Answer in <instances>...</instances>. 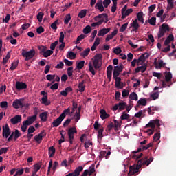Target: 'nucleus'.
Masks as SVG:
<instances>
[{"mask_svg":"<svg viewBox=\"0 0 176 176\" xmlns=\"http://www.w3.org/2000/svg\"><path fill=\"white\" fill-rule=\"evenodd\" d=\"M9 58H10V52H8L6 56L3 58V63L6 64V63H8V60H9Z\"/></svg>","mask_w":176,"mask_h":176,"instance_id":"obj_64","label":"nucleus"},{"mask_svg":"<svg viewBox=\"0 0 176 176\" xmlns=\"http://www.w3.org/2000/svg\"><path fill=\"white\" fill-rule=\"evenodd\" d=\"M172 41H174V35L169 34L164 41L165 46H168Z\"/></svg>","mask_w":176,"mask_h":176,"instance_id":"obj_25","label":"nucleus"},{"mask_svg":"<svg viewBox=\"0 0 176 176\" xmlns=\"http://www.w3.org/2000/svg\"><path fill=\"white\" fill-rule=\"evenodd\" d=\"M122 16L121 19H126L127 16H129L130 14L133 13V8H129L127 10V6H124L121 10Z\"/></svg>","mask_w":176,"mask_h":176,"instance_id":"obj_5","label":"nucleus"},{"mask_svg":"<svg viewBox=\"0 0 176 176\" xmlns=\"http://www.w3.org/2000/svg\"><path fill=\"white\" fill-rule=\"evenodd\" d=\"M66 57L70 60H75V58H76V54L74 53L72 51H70L68 52Z\"/></svg>","mask_w":176,"mask_h":176,"instance_id":"obj_32","label":"nucleus"},{"mask_svg":"<svg viewBox=\"0 0 176 176\" xmlns=\"http://www.w3.org/2000/svg\"><path fill=\"white\" fill-rule=\"evenodd\" d=\"M21 54L23 57H25V61H28L31 60V58L35 56L36 52H35V50H31L30 51H28V52L24 51L21 53Z\"/></svg>","mask_w":176,"mask_h":176,"instance_id":"obj_4","label":"nucleus"},{"mask_svg":"<svg viewBox=\"0 0 176 176\" xmlns=\"http://www.w3.org/2000/svg\"><path fill=\"white\" fill-rule=\"evenodd\" d=\"M41 101L44 105H50V101L47 100V95L43 96Z\"/></svg>","mask_w":176,"mask_h":176,"instance_id":"obj_35","label":"nucleus"},{"mask_svg":"<svg viewBox=\"0 0 176 176\" xmlns=\"http://www.w3.org/2000/svg\"><path fill=\"white\" fill-rule=\"evenodd\" d=\"M100 118H101L102 120H105V119H108V118H109V116H111V115L108 114L107 113V111H105L104 109H101L100 111Z\"/></svg>","mask_w":176,"mask_h":176,"instance_id":"obj_20","label":"nucleus"},{"mask_svg":"<svg viewBox=\"0 0 176 176\" xmlns=\"http://www.w3.org/2000/svg\"><path fill=\"white\" fill-rule=\"evenodd\" d=\"M72 19V16H71V14H67L65 16V21L64 24L67 25L69 21H71V19Z\"/></svg>","mask_w":176,"mask_h":176,"instance_id":"obj_45","label":"nucleus"},{"mask_svg":"<svg viewBox=\"0 0 176 176\" xmlns=\"http://www.w3.org/2000/svg\"><path fill=\"white\" fill-rule=\"evenodd\" d=\"M86 38V35L85 34H80L77 37L76 41L75 43L76 45H79L80 43V41H83Z\"/></svg>","mask_w":176,"mask_h":176,"instance_id":"obj_39","label":"nucleus"},{"mask_svg":"<svg viewBox=\"0 0 176 176\" xmlns=\"http://www.w3.org/2000/svg\"><path fill=\"white\" fill-rule=\"evenodd\" d=\"M83 32L85 34H90L91 32V27L90 25H87L84 29H83Z\"/></svg>","mask_w":176,"mask_h":176,"instance_id":"obj_57","label":"nucleus"},{"mask_svg":"<svg viewBox=\"0 0 176 176\" xmlns=\"http://www.w3.org/2000/svg\"><path fill=\"white\" fill-rule=\"evenodd\" d=\"M113 69V66L110 65L107 68V79H109V82H111L112 79V71Z\"/></svg>","mask_w":176,"mask_h":176,"instance_id":"obj_13","label":"nucleus"},{"mask_svg":"<svg viewBox=\"0 0 176 176\" xmlns=\"http://www.w3.org/2000/svg\"><path fill=\"white\" fill-rule=\"evenodd\" d=\"M120 119L121 120H129V119H130V116L126 113V112H123Z\"/></svg>","mask_w":176,"mask_h":176,"instance_id":"obj_48","label":"nucleus"},{"mask_svg":"<svg viewBox=\"0 0 176 176\" xmlns=\"http://www.w3.org/2000/svg\"><path fill=\"white\" fill-rule=\"evenodd\" d=\"M54 153H56V148L54 146H51L49 148V155L50 157H53L54 156Z\"/></svg>","mask_w":176,"mask_h":176,"instance_id":"obj_46","label":"nucleus"},{"mask_svg":"<svg viewBox=\"0 0 176 176\" xmlns=\"http://www.w3.org/2000/svg\"><path fill=\"white\" fill-rule=\"evenodd\" d=\"M116 80L115 85L116 87H119L120 89H123V87H120V82H122V78L118 77V78H114Z\"/></svg>","mask_w":176,"mask_h":176,"instance_id":"obj_43","label":"nucleus"},{"mask_svg":"<svg viewBox=\"0 0 176 176\" xmlns=\"http://www.w3.org/2000/svg\"><path fill=\"white\" fill-rule=\"evenodd\" d=\"M38 50H40V54L43 53V54L45 53V51L47 50V47L46 46H43V45L38 46Z\"/></svg>","mask_w":176,"mask_h":176,"instance_id":"obj_53","label":"nucleus"},{"mask_svg":"<svg viewBox=\"0 0 176 176\" xmlns=\"http://www.w3.org/2000/svg\"><path fill=\"white\" fill-rule=\"evenodd\" d=\"M126 107H127V103H126V102H119L118 103L119 111H124V109H126Z\"/></svg>","mask_w":176,"mask_h":176,"instance_id":"obj_42","label":"nucleus"},{"mask_svg":"<svg viewBox=\"0 0 176 176\" xmlns=\"http://www.w3.org/2000/svg\"><path fill=\"white\" fill-rule=\"evenodd\" d=\"M72 119H74L75 122L78 123L80 120V114L79 113H75L74 116Z\"/></svg>","mask_w":176,"mask_h":176,"instance_id":"obj_49","label":"nucleus"},{"mask_svg":"<svg viewBox=\"0 0 176 176\" xmlns=\"http://www.w3.org/2000/svg\"><path fill=\"white\" fill-rule=\"evenodd\" d=\"M137 18L136 20H138V21H140V23H142V24H144V12H139L137 14Z\"/></svg>","mask_w":176,"mask_h":176,"instance_id":"obj_28","label":"nucleus"},{"mask_svg":"<svg viewBox=\"0 0 176 176\" xmlns=\"http://www.w3.org/2000/svg\"><path fill=\"white\" fill-rule=\"evenodd\" d=\"M148 23L151 25H156V17H151L150 19H148Z\"/></svg>","mask_w":176,"mask_h":176,"instance_id":"obj_59","label":"nucleus"},{"mask_svg":"<svg viewBox=\"0 0 176 176\" xmlns=\"http://www.w3.org/2000/svg\"><path fill=\"white\" fill-rule=\"evenodd\" d=\"M150 97L151 98H153V100H157V98H159V91H157V92H154V93H153L151 96H150Z\"/></svg>","mask_w":176,"mask_h":176,"instance_id":"obj_61","label":"nucleus"},{"mask_svg":"<svg viewBox=\"0 0 176 176\" xmlns=\"http://www.w3.org/2000/svg\"><path fill=\"white\" fill-rule=\"evenodd\" d=\"M141 167H142V165H141V161H138V164L136 166L133 165L129 167V175H134V174H137V173L138 172V170H140Z\"/></svg>","mask_w":176,"mask_h":176,"instance_id":"obj_3","label":"nucleus"},{"mask_svg":"<svg viewBox=\"0 0 176 176\" xmlns=\"http://www.w3.org/2000/svg\"><path fill=\"white\" fill-rule=\"evenodd\" d=\"M86 80H83L82 82H80L78 85V89H79V91L80 93H83V91H85V86L84 85L85 84V82Z\"/></svg>","mask_w":176,"mask_h":176,"instance_id":"obj_36","label":"nucleus"},{"mask_svg":"<svg viewBox=\"0 0 176 176\" xmlns=\"http://www.w3.org/2000/svg\"><path fill=\"white\" fill-rule=\"evenodd\" d=\"M129 100L133 101H138V95L135 92H131L129 97Z\"/></svg>","mask_w":176,"mask_h":176,"instance_id":"obj_29","label":"nucleus"},{"mask_svg":"<svg viewBox=\"0 0 176 176\" xmlns=\"http://www.w3.org/2000/svg\"><path fill=\"white\" fill-rule=\"evenodd\" d=\"M28 126H30L27 122L23 121V124L21 126V131H23V133H25V131H27V129L28 127Z\"/></svg>","mask_w":176,"mask_h":176,"instance_id":"obj_40","label":"nucleus"},{"mask_svg":"<svg viewBox=\"0 0 176 176\" xmlns=\"http://www.w3.org/2000/svg\"><path fill=\"white\" fill-rule=\"evenodd\" d=\"M138 161L141 162V166H149L153 162V157H151L148 160V157H145L144 160H139Z\"/></svg>","mask_w":176,"mask_h":176,"instance_id":"obj_9","label":"nucleus"},{"mask_svg":"<svg viewBox=\"0 0 176 176\" xmlns=\"http://www.w3.org/2000/svg\"><path fill=\"white\" fill-rule=\"evenodd\" d=\"M71 113V109L68 107L67 109H65L63 113L60 114V117L63 118V119H65V117L67 115H69Z\"/></svg>","mask_w":176,"mask_h":176,"instance_id":"obj_30","label":"nucleus"},{"mask_svg":"<svg viewBox=\"0 0 176 176\" xmlns=\"http://www.w3.org/2000/svg\"><path fill=\"white\" fill-rule=\"evenodd\" d=\"M12 107L15 108V109H19V108H23L24 105H23V102L19 99L15 100L12 103Z\"/></svg>","mask_w":176,"mask_h":176,"instance_id":"obj_14","label":"nucleus"},{"mask_svg":"<svg viewBox=\"0 0 176 176\" xmlns=\"http://www.w3.org/2000/svg\"><path fill=\"white\" fill-rule=\"evenodd\" d=\"M40 119L41 122H46L47 120V112H43L40 114Z\"/></svg>","mask_w":176,"mask_h":176,"instance_id":"obj_34","label":"nucleus"},{"mask_svg":"<svg viewBox=\"0 0 176 176\" xmlns=\"http://www.w3.org/2000/svg\"><path fill=\"white\" fill-rule=\"evenodd\" d=\"M85 67V60H81L77 63L76 68L77 69H82Z\"/></svg>","mask_w":176,"mask_h":176,"instance_id":"obj_54","label":"nucleus"},{"mask_svg":"<svg viewBox=\"0 0 176 176\" xmlns=\"http://www.w3.org/2000/svg\"><path fill=\"white\" fill-rule=\"evenodd\" d=\"M54 52L52 50H46L45 52L43 54V57L47 58L50 57L53 54Z\"/></svg>","mask_w":176,"mask_h":176,"instance_id":"obj_38","label":"nucleus"},{"mask_svg":"<svg viewBox=\"0 0 176 176\" xmlns=\"http://www.w3.org/2000/svg\"><path fill=\"white\" fill-rule=\"evenodd\" d=\"M72 91V87H68L65 89V90L60 91V96H63V97H67L68 96V93H71Z\"/></svg>","mask_w":176,"mask_h":176,"instance_id":"obj_22","label":"nucleus"},{"mask_svg":"<svg viewBox=\"0 0 176 176\" xmlns=\"http://www.w3.org/2000/svg\"><path fill=\"white\" fill-rule=\"evenodd\" d=\"M146 127L148 129V127H151V129L155 130V122L153 120H150L149 123L146 125Z\"/></svg>","mask_w":176,"mask_h":176,"instance_id":"obj_52","label":"nucleus"},{"mask_svg":"<svg viewBox=\"0 0 176 176\" xmlns=\"http://www.w3.org/2000/svg\"><path fill=\"white\" fill-rule=\"evenodd\" d=\"M102 17H104L105 19L104 23H108V14H99L96 16V19H102Z\"/></svg>","mask_w":176,"mask_h":176,"instance_id":"obj_44","label":"nucleus"},{"mask_svg":"<svg viewBox=\"0 0 176 176\" xmlns=\"http://www.w3.org/2000/svg\"><path fill=\"white\" fill-rule=\"evenodd\" d=\"M89 53H90V48L85 49L82 52H81L80 54L81 57H87L89 56Z\"/></svg>","mask_w":176,"mask_h":176,"instance_id":"obj_41","label":"nucleus"},{"mask_svg":"<svg viewBox=\"0 0 176 176\" xmlns=\"http://www.w3.org/2000/svg\"><path fill=\"white\" fill-rule=\"evenodd\" d=\"M95 9H98L100 12H104V10H105L104 6H102V1H100L99 2H97V3L95 6Z\"/></svg>","mask_w":176,"mask_h":176,"instance_id":"obj_23","label":"nucleus"},{"mask_svg":"<svg viewBox=\"0 0 176 176\" xmlns=\"http://www.w3.org/2000/svg\"><path fill=\"white\" fill-rule=\"evenodd\" d=\"M89 71L92 75H96V71L94 70V67H93V64L91 63H89Z\"/></svg>","mask_w":176,"mask_h":176,"instance_id":"obj_56","label":"nucleus"},{"mask_svg":"<svg viewBox=\"0 0 176 176\" xmlns=\"http://www.w3.org/2000/svg\"><path fill=\"white\" fill-rule=\"evenodd\" d=\"M149 58V54L148 52H146L143 54H142L139 58L138 59V63H145V59Z\"/></svg>","mask_w":176,"mask_h":176,"instance_id":"obj_21","label":"nucleus"},{"mask_svg":"<svg viewBox=\"0 0 176 176\" xmlns=\"http://www.w3.org/2000/svg\"><path fill=\"white\" fill-rule=\"evenodd\" d=\"M37 115H38V110H36L34 111V115L32 116L28 117L27 120H25V122H27L28 125L31 126V124H32V123H34L35 122V120H36V116Z\"/></svg>","mask_w":176,"mask_h":176,"instance_id":"obj_8","label":"nucleus"},{"mask_svg":"<svg viewBox=\"0 0 176 176\" xmlns=\"http://www.w3.org/2000/svg\"><path fill=\"white\" fill-rule=\"evenodd\" d=\"M109 31H111V28H109L101 29L98 32V36H104V35H107Z\"/></svg>","mask_w":176,"mask_h":176,"instance_id":"obj_18","label":"nucleus"},{"mask_svg":"<svg viewBox=\"0 0 176 176\" xmlns=\"http://www.w3.org/2000/svg\"><path fill=\"white\" fill-rule=\"evenodd\" d=\"M116 35H118V30H116L113 32H112V33L111 34H108L105 40L107 41H111V39H112L113 38V36H116Z\"/></svg>","mask_w":176,"mask_h":176,"instance_id":"obj_27","label":"nucleus"},{"mask_svg":"<svg viewBox=\"0 0 176 176\" xmlns=\"http://www.w3.org/2000/svg\"><path fill=\"white\" fill-rule=\"evenodd\" d=\"M43 137H46V133H45V131H42L39 134L34 136V140L37 144H41L42 142V140H43Z\"/></svg>","mask_w":176,"mask_h":176,"instance_id":"obj_7","label":"nucleus"},{"mask_svg":"<svg viewBox=\"0 0 176 176\" xmlns=\"http://www.w3.org/2000/svg\"><path fill=\"white\" fill-rule=\"evenodd\" d=\"M154 65H155V68L157 69H160L162 67L166 66V63L163 61V60H160L159 63H157V58H155Z\"/></svg>","mask_w":176,"mask_h":176,"instance_id":"obj_12","label":"nucleus"},{"mask_svg":"<svg viewBox=\"0 0 176 176\" xmlns=\"http://www.w3.org/2000/svg\"><path fill=\"white\" fill-rule=\"evenodd\" d=\"M14 140L15 141H16L18 138H20V137H21V133H20V131H19V129H16L15 132L14 133Z\"/></svg>","mask_w":176,"mask_h":176,"instance_id":"obj_50","label":"nucleus"},{"mask_svg":"<svg viewBox=\"0 0 176 176\" xmlns=\"http://www.w3.org/2000/svg\"><path fill=\"white\" fill-rule=\"evenodd\" d=\"M132 31L137 32V30L140 28V24H138V19H135L132 23Z\"/></svg>","mask_w":176,"mask_h":176,"instance_id":"obj_24","label":"nucleus"},{"mask_svg":"<svg viewBox=\"0 0 176 176\" xmlns=\"http://www.w3.org/2000/svg\"><path fill=\"white\" fill-rule=\"evenodd\" d=\"M160 29L162 31H164L165 33L168 32V31H170V27L168 26V25L166 24V23H163L161 27H160Z\"/></svg>","mask_w":176,"mask_h":176,"instance_id":"obj_31","label":"nucleus"},{"mask_svg":"<svg viewBox=\"0 0 176 176\" xmlns=\"http://www.w3.org/2000/svg\"><path fill=\"white\" fill-rule=\"evenodd\" d=\"M43 16H45V13L40 12L37 14V20L39 23H42V20H43Z\"/></svg>","mask_w":176,"mask_h":176,"instance_id":"obj_51","label":"nucleus"},{"mask_svg":"<svg viewBox=\"0 0 176 176\" xmlns=\"http://www.w3.org/2000/svg\"><path fill=\"white\" fill-rule=\"evenodd\" d=\"M17 65H19V60H16V61L13 62L10 67L11 71H14V69H16V68H17Z\"/></svg>","mask_w":176,"mask_h":176,"instance_id":"obj_55","label":"nucleus"},{"mask_svg":"<svg viewBox=\"0 0 176 176\" xmlns=\"http://www.w3.org/2000/svg\"><path fill=\"white\" fill-rule=\"evenodd\" d=\"M114 122V127L116 131H118L119 130V127H120V124H119V121L117 120H113Z\"/></svg>","mask_w":176,"mask_h":176,"instance_id":"obj_63","label":"nucleus"},{"mask_svg":"<svg viewBox=\"0 0 176 176\" xmlns=\"http://www.w3.org/2000/svg\"><path fill=\"white\" fill-rule=\"evenodd\" d=\"M68 137L69 140H74V134H78V131H76V127L73 126L68 129Z\"/></svg>","mask_w":176,"mask_h":176,"instance_id":"obj_10","label":"nucleus"},{"mask_svg":"<svg viewBox=\"0 0 176 176\" xmlns=\"http://www.w3.org/2000/svg\"><path fill=\"white\" fill-rule=\"evenodd\" d=\"M63 120L64 119L60 116L56 120L52 122V127H58Z\"/></svg>","mask_w":176,"mask_h":176,"instance_id":"obj_16","label":"nucleus"},{"mask_svg":"<svg viewBox=\"0 0 176 176\" xmlns=\"http://www.w3.org/2000/svg\"><path fill=\"white\" fill-rule=\"evenodd\" d=\"M173 79V74L170 72H165V80L162 81V86L163 87H166V86H171L173 83H170L171 80Z\"/></svg>","mask_w":176,"mask_h":176,"instance_id":"obj_1","label":"nucleus"},{"mask_svg":"<svg viewBox=\"0 0 176 176\" xmlns=\"http://www.w3.org/2000/svg\"><path fill=\"white\" fill-rule=\"evenodd\" d=\"M82 171H83V166H78L74 170L73 174H74V176H80Z\"/></svg>","mask_w":176,"mask_h":176,"instance_id":"obj_26","label":"nucleus"},{"mask_svg":"<svg viewBox=\"0 0 176 176\" xmlns=\"http://www.w3.org/2000/svg\"><path fill=\"white\" fill-rule=\"evenodd\" d=\"M138 104H139V105H142V107H145L147 104L146 99V98H140L138 101Z\"/></svg>","mask_w":176,"mask_h":176,"instance_id":"obj_47","label":"nucleus"},{"mask_svg":"<svg viewBox=\"0 0 176 176\" xmlns=\"http://www.w3.org/2000/svg\"><path fill=\"white\" fill-rule=\"evenodd\" d=\"M127 25H129V23L123 24L120 28V32H124L127 28Z\"/></svg>","mask_w":176,"mask_h":176,"instance_id":"obj_62","label":"nucleus"},{"mask_svg":"<svg viewBox=\"0 0 176 176\" xmlns=\"http://www.w3.org/2000/svg\"><path fill=\"white\" fill-rule=\"evenodd\" d=\"M10 122L12 124H17L21 122V116L16 115L14 118L10 119Z\"/></svg>","mask_w":176,"mask_h":176,"instance_id":"obj_17","label":"nucleus"},{"mask_svg":"<svg viewBox=\"0 0 176 176\" xmlns=\"http://www.w3.org/2000/svg\"><path fill=\"white\" fill-rule=\"evenodd\" d=\"M113 71H116V72H118L120 74L122 71H123V64H120L119 65L115 66Z\"/></svg>","mask_w":176,"mask_h":176,"instance_id":"obj_37","label":"nucleus"},{"mask_svg":"<svg viewBox=\"0 0 176 176\" xmlns=\"http://www.w3.org/2000/svg\"><path fill=\"white\" fill-rule=\"evenodd\" d=\"M102 59V54H98L94 56V58L93 60V65L95 69H100V68L101 67V65H100V61H101Z\"/></svg>","mask_w":176,"mask_h":176,"instance_id":"obj_2","label":"nucleus"},{"mask_svg":"<svg viewBox=\"0 0 176 176\" xmlns=\"http://www.w3.org/2000/svg\"><path fill=\"white\" fill-rule=\"evenodd\" d=\"M146 65L139 66L135 69V74H138V72H142V74H144V72L146 71Z\"/></svg>","mask_w":176,"mask_h":176,"instance_id":"obj_19","label":"nucleus"},{"mask_svg":"<svg viewBox=\"0 0 176 176\" xmlns=\"http://www.w3.org/2000/svg\"><path fill=\"white\" fill-rule=\"evenodd\" d=\"M164 34H166V32H164L163 30H162V29L159 28V32L157 34L158 39H160V38H163V36H164Z\"/></svg>","mask_w":176,"mask_h":176,"instance_id":"obj_60","label":"nucleus"},{"mask_svg":"<svg viewBox=\"0 0 176 176\" xmlns=\"http://www.w3.org/2000/svg\"><path fill=\"white\" fill-rule=\"evenodd\" d=\"M104 23V19H100L98 22L92 23L91 24V27H97L98 25H101Z\"/></svg>","mask_w":176,"mask_h":176,"instance_id":"obj_58","label":"nucleus"},{"mask_svg":"<svg viewBox=\"0 0 176 176\" xmlns=\"http://www.w3.org/2000/svg\"><path fill=\"white\" fill-rule=\"evenodd\" d=\"M141 151H142V147L140 146L136 151L132 152V153L133 154L131 155V157H132V159H134V160H138V159H141L143 154L140 153V155H137V153H138V152H141Z\"/></svg>","mask_w":176,"mask_h":176,"instance_id":"obj_6","label":"nucleus"},{"mask_svg":"<svg viewBox=\"0 0 176 176\" xmlns=\"http://www.w3.org/2000/svg\"><path fill=\"white\" fill-rule=\"evenodd\" d=\"M15 87L16 90H24V89H27V84L25 82L17 81Z\"/></svg>","mask_w":176,"mask_h":176,"instance_id":"obj_11","label":"nucleus"},{"mask_svg":"<svg viewBox=\"0 0 176 176\" xmlns=\"http://www.w3.org/2000/svg\"><path fill=\"white\" fill-rule=\"evenodd\" d=\"M3 135L5 138H8L10 135V129L8 124L3 128Z\"/></svg>","mask_w":176,"mask_h":176,"instance_id":"obj_15","label":"nucleus"},{"mask_svg":"<svg viewBox=\"0 0 176 176\" xmlns=\"http://www.w3.org/2000/svg\"><path fill=\"white\" fill-rule=\"evenodd\" d=\"M87 13V10L84 9L80 11L78 16L80 19H85V17H86Z\"/></svg>","mask_w":176,"mask_h":176,"instance_id":"obj_33","label":"nucleus"}]
</instances>
